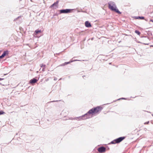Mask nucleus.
<instances>
[{
    "instance_id": "obj_1",
    "label": "nucleus",
    "mask_w": 153,
    "mask_h": 153,
    "mask_svg": "<svg viewBox=\"0 0 153 153\" xmlns=\"http://www.w3.org/2000/svg\"><path fill=\"white\" fill-rule=\"evenodd\" d=\"M103 109V107L100 106H98L97 107H94L91 109H90L85 114L88 119L90 118V115L92 116H94L96 114H98L101 112Z\"/></svg>"
},
{
    "instance_id": "obj_2",
    "label": "nucleus",
    "mask_w": 153,
    "mask_h": 153,
    "mask_svg": "<svg viewBox=\"0 0 153 153\" xmlns=\"http://www.w3.org/2000/svg\"><path fill=\"white\" fill-rule=\"evenodd\" d=\"M108 7L111 11H114L119 14H120L122 13L120 12L117 8V6L111 5V4L109 3H108Z\"/></svg>"
},
{
    "instance_id": "obj_3",
    "label": "nucleus",
    "mask_w": 153,
    "mask_h": 153,
    "mask_svg": "<svg viewBox=\"0 0 153 153\" xmlns=\"http://www.w3.org/2000/svg\"><path fill=\"white\" fill-rule=\"evenodd\" d=\"M97 151L100 153L105 152L106 151V149L105 147L101 146L98 148Z\"/></svg>"
},
{
    "instance_id": "obj_4",
    "label": "nucleus",
    "mask_w": 153,
    "mask_h": 153,
    "mask_svg": "<svg viewBox=\"0 0 153 153\" xmlns=\"http://www.w3.org/2000/svg\"><path fill=\"white\" fill-rule=\"evenodd\" d=\"M9 53V51L8 50H6L4 51L3 53L0 56V59H2L4 58L5 56L8 55Z\"/></svg>"
},
{
    "instance_id": "obj_5",
    "label": "nucleus",
    "mask_w": 153,
    "mask_h": 153,
    "mask_svg": "<svg viewBox=\"0 0 153 153\" xmlns=\"http://www.w3.org/2000/svg\"><path fill=\"white\" fill-rule=\"evenodd\" d=\"M125 138L126 137H121L116 139V140L117 143H119L124 140Z\"/></svg>"
},
{
    "instance_id": "obj_6",
    "label": "nucleus",
    "mask_w": 153,
    "mask_h": 153,
    "mask_svg": "<svg viewBox=\"0 0 153 153\" xmlns=\"http://www.w3.org/2000/svg\"><path fill=\"white\" fill-rule=\"evenodd\" d=\"M59 2V0H57L56 2H55L53 4H52L50 6V8H52L53 7H56L55 8L58 7V4Z\"/></svg>"
},
{
    "instance_id": "obj_7",
    "label": "nucleus",
    "mask_w": 153,
    "mask_h": 153,
    "mask_svg": "<svg viewBox=\"0 0 153 153\" xmlns=\"http://www.w3.org/2000/svg\"><path fill=\"white\" fill-rule=\"evenodd\" d=\"M141 38H143V40L145 42V43H149V38L147 36H142Z\"/></svg>"
},
{
    "instance_id": "obj_8",
    "label": "nucleus",
    "mask_w": 153,
    "mask_h": 153,
    "mask_svg": "<svg viewBox=\"0 0 153 153\" xmlns=\"http://www.w3.org/2000/svg\"><path fill=\"white\" fill-rule=\"evenodd\" d=\"M42 32V31L41 30H39V29H37L34 32L33 35L34 36H36V35H37L39 33H41Z\"/></svg>"
},
{
    "instance_id": "obj_9",
    "label": "nucleus",
    "mask_w": 153,
    "mask_h": 153,
    "mask_svg": "<svg viewBox=\"0 0 153 153\" xmlns=\"http://www.w3.org/2000/svg\"><path fill=\"white\" fill-rule=\"evenodd\" d=\"M38 80V79H36V78H34L30 80L29 83L30 84L35 83Z\"/></svg>"
},
{
    "instance_id": "obj_10",
    "label": "nucleus",
    "mask_w": 153,
    "mask_h": 153,
    "mask_svg": "<svg viewBox=\"0 0 153 153\" xmlns=\"http://www.w3.org/2000/svg\"><path fill=\"white\" fill-rule=\"evenodd\" d=\"M85 27H87L89 28L92 26L91 23L89 21H85Z\"/></svg>"
},
{
    "instance_id": "obj_11",
    "label": "nucleus",
    "mask_w": 153,
    "mask_h": 153,
    "mask_svg": "<svg viewBox=\"0 0 153 153\" xmlns=\"http://www.w3.org/2000/svg\"><path fill=\"white\" fill-rule=\"evenodd\" d=\"M135 19L143 20L145 19V17L143 16H134L133 17Z\"/></svg>"
},
{
    "instance_id": "obj_12",
    "label": "nucleus",
    "mask_w": 153,
    "mask_h": 153,
    "mask_svg": "<svg viewBox=\"0 0 153 153\" xmlns=\"http://www.w3.org/2000/svg\"><path fill=\"white\" fill-rule=\"evenodd\" d=\"M65 10V13H68L72 12L74 10V9H66Z\"/></svg>"
},
{
    "instance_id": "obj_13",
    "label": "nucleus",
    "mask_w": 153,
    "mask_h": 153,
    "mask_svg": "<svg viewBox=\"0 0 153 153\" xmlns=\"http://www.w3.org/2000/svg\"><path fill=\"white\" fill-rule=\"evenodd\" d=\"M82 116L77 117H75L74 118V120H82Z\"/></svg>"
},
{
    "instance_id": "obj_14",
    "label": "nucleus",
    "mask_w": 153,
    "mask_h": 153,
    "mask_svg": "<svg viewBox=\"0 0 153 153\" xmlns=\"http://www.w3.org/2000/svg\"><path fill=\"white\" fill-rule=\"evenodd\" d=\"M65 9H62L59 10L58 11L59 12V14H62V13H65Z\"/></svg>"
},
{
    "instance_id": "obj_15",
    "label": "nucleus",
    "mask_w": 153,
    "mask_h": 153,
    "mask_svg": "<svg viewBox=\"0 0 153 153\" xmlns=\"http://www.w3.org/2000/svg\"><path fill=\"white\" fill-rule=\"evenodd\" d=\"M116 143H117V142L116 139H115L111 141L110 143H109L108 144H115Z\"/></svg>"
},
{
    "instance_id": "obj_16",
    "label": "nucleus",
    "mask_w": 153,
    "mask_h": 153,
    "mask_svg": "<svg viewBox=\"0 0 153 153\" xmlns=\"http://www.w3.org/2000/svg\"><path fill=\"white\" fill-rule=\"evenodd\" d=\"M70 64V62H65L64 63L60 64L59 65V66H64L65 65H68V64Z\"/></svg>"
},
{
    "instance_id": "obj_17",
    "label": "nucleus",
    "mask_w": 153,
    "mask_h": 153,
    "mask_svg": "<svg viewBox=\"0 0 153 153\" xmlns=\"http://www.w3.org/2000/svg\"><path fill=\"white\" fill-rule=\"evenodd\" d=\"M109 2L111 4V5L116 6L115 3L114 2L112 1H109Z\"/></svg>"
},
{
    "instance_id": "obj_18",
    "label": "nucleus",
    "mask_w": 153,
    "mask_h": 153,
    "mask_svg": "<svg viewBox=\"0 0 153 153\" xmlns=\"http://www.w3.org/2000/svg\"><path fill=\"white\" fill-rule=\"evenodd\" d=\"M82 120H85L88 119V117H87L85 114L82 115Z\"/></svg>"
},
{
    "instance_id": "obj_19",
    "label": "nucleus",
    "mask_w": 153,
    "mask_h": 153,
    "mask_svg": "<svg viewBox=\"0 0 153 153\" xmlns=\"http://www.w3.org/2000/svg\"><path fill=\"white\" fill-rule=\"evenodd\" d=\"M135 33H136L137 35H140V34H141V33L140 32L137 30H136L135 31Z\"/></svg>"
},
{
    "instance_id": "obj_20",
    "label": "nucleus",
    "mask_w": 153,
    "mask_h": 153,
    "mask_svg": "<svg viewBox=\"0 0 153 153\" xmlns=\"http://www.w3.org/2000/svg\"><path fill=\"white\" fill-rule=\"evenodd\" d=\"M135 41H136L137 43H139L143 44H144V45H148L149 44V43H143L140 41H138L137 40H135Z\"/></svg>"
},
{
    "instance_id": "obj_21",
    "label": "nucleus",
    "mask_w": 153,
    "mask_h": 153,
    "mask_svg": "<svg viewBox=\"0 0 153 153\" xmlns=\"http://www.w3.org/2000/svg\"><path fill=\"white\" fill-rule=\"evenodd\" d=\"M59 14V13H57V12H56L54 14L53 17L54 16H58L59 14Z\"/></svg>"
},
{
    "instance_id": "obj_22",
    "label": "nucleus",
    "mask_w": 153,
    "mask_h": 153,
    "mask_svg": "<svg viewBox=\"0 0 153 153\" xmlns=\"http://www.w3.org/2000/svg\"><path fill=\"white\" fill-rule=\"evenodd\" d=\"M5 114V112L2 110H0V115H2Z\"/></svg>"
},
{
    "instance_id": "obj_23",
    "label": "nucleus",
    "mask_w": 153,
    "mask_h": 153,
    "mask_svg": "<svg viewBox=\"0 0 153 153\" xmlns=\"http://www.w3.org/2000/svg\"><path fill=\"white\" fill-rule=\"evenodd\" d=\"M60 101V100H53V101H51L49 102H48V103H50L51 102H58V101Z\"/></svg>"
},
{
    "instance_id": "obj_24",
    "label": "nucleus",
    "mask_w": 153,
    "mask_h": 153,
    "mask_svg": "<svg viewBox=\"0 0 153 153\" xmlns=\"http://www.w3.org/2000/svg\"><path fill=\"white\" fill-rule=\"evenodd\" d=\"M45 66H46L44 64H42L41 65V67H44V68H45Z\"/></svg>"
},
{
    "instance_id": "obj_25",
    "label": "nucleus",
    "mask_w": 153,
    "mask_h": 153,
    "mask_svg": "<svg viewBox=\"0 0 153 153\" xmlns=\"http://www.w3.org/2000/svg\"><path fill=\"white\" fill-rule=\"evenodd\" d=\"M20 18H21V16H19L17 18H16L15 19H14V21H15Z\"/></svg>"
},
{
    "instance_id": "obj_26",
    "label": "nucleus",
    "mask_w": 153,
    "mask_h": 153,
    "mask_svg": "<svg viewBox=\"0 0 153 153\" xmlns=\"http://www.w3.org/2000/svg\"><path fill=\"white\" fill-rule=\"evenodd\" d=\"M120 100V98H119V99H117V100H114V101H113V102H115L117 101V100Z\"/></svg>"
},
{
    "instance_id": "obj_27",
    "label": "nucleus",
    "mask_w": 153,
    "mask_h": 153,
    "mask_svg": "<svg viewBox=\"0 0 153 153\" xmlns=\"http://www.w3.org/2000/svg\"><path fill=\"white\" fill-rule=\"evenodd\" d=\"M149 121H148L147 122H145L144 123V124H149Z\"/></svg>"
},
{
    "instance_id": "obj_28",
    "label": "nucleus",
    "mask_w": 153,
    "mask_h": 153,
    "mask_svg": "<svg viewBox=\"0 0 153 153\" xmlns=\"http://www.w3.org/2000/svg\"><path fill=\"white\" fill-rule=\"evenodd\" d=\"M73 62H75L76 61H81V60H78V59H74V60H73Z\"/></svg>"
},
{
    "instance_id": "obj_29",
    "label": "nucleus",
    "mask_w": 153,
    "mask_h": 153,
    "mask_svg": "<svg viewBox=\"0 0 153 153\" xmlns=\"http://www.w3.org/2000/svg\"><path fill=\"white\" fill-rule=\"evenodd\" d=\"M106 150H109V148L108 146H107L106 147Z\"/></svg>"
},
{
    "instance_id": "obj_30",
    "label": "nucleus",
    "mask_w": 153,
    "mask_h": 153,
    "mask_svg": "<svg viewBox=\"0 0 153 153\" xmlns=\"http://www.w3.org/2000/svg\"><path fill=\"white\" fill-rule=\"evenodd\" d=\"M120 100H126V98H124V97H122L120 98Z\"/></svg>"
},
{
    "instance_id": "obj_31",
    "label": "nucleus",
    "mask_w": 153,
    "mask_h": 153,
    "mask_svg": "<svg viewBox=\"0 0 153 153\" xmlns=\"http://www.w3.org/2000/svg\"><path fill=\"white\" fill-rule=\"evenodd\" d=\"M69 62H70V63L72 62H73V60L72 59H71V60L69 61Z\"/></svg>"
},
{
    "instance_id": "obj_32",
    "label": "nucleus",
    "mask_w": 153,
    "mask_h": 153,
    "mask_svg": "<svg viewBox=\"0 0 153 153\" xmlns=\"http://www.w3.org/2000/svg\"><path fill=\"white\" fill-rule=\"evenodd\" d=\"M130 4L129 3H128L126 6H130Z\"/></svg>"
},
{
    "instance_id": "obj_33",
    "label": "nucleus",
    "mask_w": 153,
    "mask_h": 153,
    "mask_svg": "<svg viewBox=\"0 0 153 153\" xmlns=\"http://www.w3.org/2000/svg\"><path fill=\"white\" fill-rule=\"evenodd\" d=\"M144 20H145L146 21H148L149 20L148 19H145H145H144Z\"/></svg>"
},
{
    "instance_id": "obj_34",
    "label": "nucleus",
    "mask_w": 153,
    "mask_h": 153,
    "mask_svg": "<svg viewBox=\"0 0 153 153\" xmlns=\"http://www.w3.org/2000/svg\"><path fill=\"white\" fill-rule=\"evenodd\" d=\"M149 21L150 22H153V20L152 19H150V20H149Z\"/></svg>"
},
{
    "instance_id": "obj_35",
    "label": "nucleus",
    "mask_w": 153,
    "mask_h": 153,
    "mask_svg": "<svg viewBox=\"0 0 153 153\" xmlns=\"http://www.w3.org/2000/svg\"><path fill=\"white\" fill-rule=\"evenodd\" d=\"M126 36H131V37H133L132 36V35H127V34H126Z\"/></svg>"
},
{
    "instance_id": "obj_36",
    "label": "nucleus",
    "mask_w": 153,
    "mask_h": 153,
    "mask_svg": "<svg viewBox=\"0 0 153 153\" xmlns=\"http://www.w3.org/2000/svg\"><path fill=\"white\" fill-rule=\"evenodd\" d=\"M4 78H0V81H1V80H3L4 79Z\"/></svg>"
},
{
    "instance_id": "obj_37",
    "label": "nucleus",
    "mask_w": 153,
    "mask_h": 153,
    "mask_svg": "<svg viewBox=\"0 0 153 153\" xmlns=\"http://www.w3.org/2000/svg\"><path fill=\"white\" fill-rule=\"evenodd\" d=\"M57 79V78H56L55 77V78H54V80H56Z\"/></svg>"
},
{
    "instance_id": "obj_38",
    "label": "nucleus",
    "mask_w": 153,
    "mask_h": 153,
    "mask_svg": "<svg viewBox=\"0 0 153 153\" xmlns=\"http://www.w3.org/2000/svg\"><path fill=\"white\" fill-rule=\"evenodd\" d=\"M151 123H152V124H153V120H152L151 121Z\"/></svg>"
},
{
    "instance_id": "obj_39",
    "label": "nucleus",
    "mask_w": 153,
    "mask_h": 153,
    "mask_svg": "<svg viewBox=\"0 0 153 153\" xmlns=\"http://www.w3.org/2000/svg\"><path fill=\"white\" fill-rule=\"evenodd\" d=\"M45 68H42V70H44V69H45Z\"/></svg>"
},
{
    "instance_id": "obj_40",
    "label": "nucleus",
    "mask_w": 153,
    "mask_h": 153,
    "mask_svg": "<svg viewBox=\"0 0 153 153\" xmlns=\"http://www.w3.org/2000/svg\"><path fill=\"white\" fill-rule=\"evenodd\" d=\"M85 75H84V76H82V77H83V78H84V77H85Z\"/></svg>"
},
{
    "instance_id": "obj_41",
    "label": "nucleus",
    "mask_w": 153,
    "mask_h": 153,
    "mask_svg": "<svg viewBox=\"0 0 153 153\" xmlns=\"http://www.w3.org/2000/svg\"><path fill=\"white\" fill-rule=\"evenodd\" d=\"M135 97H131V98H135Z\"/></svg>"
},
{
    "instance_id": "obj_42",
    "label": "nucleus",
    "mask_w": 153,
    "mask_h": 153,
    "mask_svg": "<svg viewBox=\"0 0 153 153\" xmlns=\"http://www.w3.org/2000/svg\"><path fill=\"white\" fill-rule=\"evenodd\" d=\"M146 111L148 113H151V112L149 111Z\"/></svg>"
},
{
    "instance_id": "obj_43",
    "label": "nucleus",
    "mask_w": 153,
    "mask_h": 153,
    "mask_svg": "<svg viewBox=\"0 0 153 153\" xmlns=\"http://www.w3.org/2000/svg\"><path fill=\"white\" fill-rule=\"evenodd\" d=\"M18 134V133H16V135H17Z\"/></svg>"
},
{
    "instance_id": "obj_44",
    "label": "nucleus",
    "mask_w": 153,
    "mask_h": 153,
    "mask_svg": "<svg viewBox=\"0 0 153 153\" xmlns=\"http://www.w3.org/2000/svg\"><path fill=\"white\" fill-rule=\"evenodd\" d=\"M135 40H137V39H136V38H135Z\"/></svg>"
},
{
    "instance_id": "obj_45",
    "label": "nucleus",
    "mask_w": 153,
    "mask_h": 153,
    "mask_svg": "<svg viewBox=\"0 0 153 153\" xmlns=\"http://www.w3.org/2000/svg\"><path fill=\"white\" fill-rule=\"evenodd\" d=\"M70 119L72 120V119H73L72 118H71Z\"/></svg>"
},
{
    "instance_id": "obj_46",
    "label": "nucleus",
    "mask_w": 153,
    "mask_h": 153,
    "mask_svg": "<svg viewBox=\"0 0 153 153\" xmlns=\"http://www.w3.org/2000/svg\"><path fill=\"white\" fill-rule=\"evenodd\" d=\"M110 103H107V104H106L107 105V104H110Z\"/></svg>"
},
{
    "instance_id": "obj_47",
    "label": "nucleus",
    "mask_w": 153,
    "mask_h": 153,
    "mask_svg": "<svg viewBox=\"0 0 153 153\" xmlns=\"http://www.w3.org/2000/svg\"><path fill=\"white\" fill-rule=\"evenodd\" d=\"M7 74H4V75H7Z\"/></svg>"
},
{
    "instance_id": "obj_48",
    "label": "nucleus",
    "mask_w": 153,
    "mask_h": 153,
    "mask_svg": "<svg viewBox=\"0 0 153 153\" xmlns=\"http://www.w3.org/2000/svg\"><path fill=\"white\" fill-rule=\"evenodd\" d=\"M93 39V38H92V39H91L92 40Z\"/></svg>"
},
{
    "instance_id": "obj_49",
    "label": "nucleus",
    "mask_w": 153,
    "mask_h": 153,
    "mask_svg": "<svg viewBox=\"0 0 153 153\" xmlns=\"http://www.w3.org/2000/svg\"><path fill=\"white\" fill-rule=\"evenodd\" d=\"M61 79V78H60V79H59V80Z\"/></svg>"
},
{
    "instance_id": "obj_50",
    "label": "nucleus",
    "mask_w": 153,
    "mask_h": 153,
    "mask_svg": "<svg viewBox=\"0 0 153 153\" xmlns=\"http://www.w3.org/2000/svg\"><path fill=\"white\" fill-rule=\"evenodd\" d=\"M152 116H153V114H152Z\"/></svg>"
},
{
    "instance_id": "obj_51",
    "label": "nucleus",
    "mask_w": 153,
    "mask_h": 153,
    "mask_svg": "<svg viewBox=\"0 0 153 153\" xmlns=\"http://www.w3.org/2000/svg\"><path fill=\"white\" fill-rule=\"evenodd\" d=\"M30 1H32V0H30Z\"/></svg>"
},
{
    "instance_id": "obj_52",
    "label": "nucleus",
    "mask_w": 153,
    "mask_h": 153,
    "mask_svg": "<svg viewBox=\"0 0 153 153\" xmlns=\"http://www.w3.org/2000/svg\"><path fill=\"white\" fill-rule=\"evenodd\" d=\"M1 84V83H0V84Z\"/></svg>"
}]
</instances>
